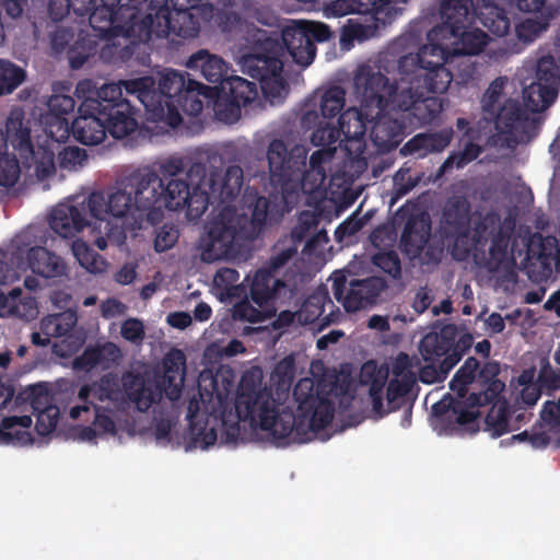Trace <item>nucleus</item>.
I'll return each mask as SVG.
<instances>
[{"instance_id": "nucleus-1", "label": "nucleus", "mask_w": 560, "mask_h": 560, "mask_svg": "<svg viewBox=\"0 0 560 560\" xmlns=\"http://www.w3.org/2000/svg\"><path fill=\"white\" fill-rule=\"evenodd\" d=\"M340 393L337 376L317 383L304 377L293 388L296 415L289 409L280 411L271 390L262 385L261 371L247 370L241 377L234 404L237 420L229 424L223 417V434L226 442H236L241 433L240 422L248 421L250 427L268 431L278 445L306 443L330 424L335 413L331 397Z\"/></svg>"}, {"instance_id": "nucleus-2", "label": "nucleus", "mask_w": 560, "mask_h": 560, "mask_svg": "<svg viewBox=\"0 0 560 560\" xmlns=\"http://www.w3.org/2000/svg\"><path fill=\"white\" fill-rule=\"evenodd\" d=\"M223 7L235 0H217ZM203 0H102L90 15V22L101 35L124 34L141 42L153 37L188 39L198 36L200 24L192 9Z\"/></svg>"}, {"instance_id": "nucleus-3", "label": "nucleus", "mask_w": 560, "mask_h": 560, "mask_svg": "<svg viewBox=\"0 0 560 560\" xmlns=\"http://www.w3.org/2000/svg\"><path fill=\"white\" fill-rule=\"evenodd\" d=\"M298 183H273L280 186V195H248L247 212L238 213L235 208L224 206L208 224L201 259L213 262L234 257L238 253L241 242L255 240L267 223L279 222L299 202Z\"/></svg>"}, {"instance_id": "nucleus-4", "label": "nucleus", "mask_w": 560, "mask_h": 560, "mask_svg": "<svg viewBox=\"0 0 560 560\" xmlns=\"http://www.w3.org/2000/svg\"><path fill=\"white\" fill-rule=\"evenodd\" d=\"M397 71L402 84L394 98V108L418 124H431L443 110L441 98L431 94L447 91L453 74L441 62L424 60L423 55L406 54L397 59Z\"/></svg>"}, {"instance_id": "nucleus-5", "label": "nucleus", "mask_w": 560, "mask_h": 560, "mask_svg": "<svg viewBox=\"0 0 560 560\" xmlns=\"http://www.w3.org/2000/svg\"><path fill=\"white\" fill-rule=\"evenodd\" d=\"M499 373L500 365L495 361L480 366L475 357L467 358L450 382V389L457 398L450 396L438 401L432 407L433 413L460 427L474 424L480 416L477 407L495 402L505 388L497 378Z\"/></svg>"}, {"instance_id": "nucleus-6", "label": "nucleus", "mask_w": 560, "mask_h": 560, "mask_svg": "<svg viewBox=\"0 0 560 560\" xmlns=\"http://www.w3.org/2000/svg\"><path fill=\"white\" fill-rule=\"evenodd\" d=\"M440 16L441 24L428 32L429 44L424 45L417 55H423L424 60L436 57L434 62H441L444 66L446 55L450 54L445 40L453 45V55L474 56L483 50L488 43V35L479 28H471L475 22L472 0H442Z\"/></svg>"}, {"instance_id": "nucleus-7", "label": "nucleus", "mask_w": 560, "mask_h": 560, "mask_svg": "<svg viewBox=\"0 0 560 560\" xmlns=\"http://www.w3.org/2000/svg\"><path fill=\"white\" fill-rule=\"evenodd\" d=\"M160 399V388L147 383L140 373L127 371L119 377L118 374L108 372L79 388L80 405L73 406L69 415L77 420L82 412H89L91 406H98L96 401H110L116 406L131 402L137 410L145 412Z\"/></svg>"}, {"instance_id": "nucleus-8", "label": "nucleus", "mask_w": 560, "mask_h": 560, "mask_svg": "<svg viewBox=\"0 0 560 560\" xmlns=\"http://www.w3.org/2000/svg\"><path fill=\"white\" fill-rule=\"evenodd\" d=\"M245 45L238 48V63L243 72L260 83L261 92L270 104L283 102L289 86L282 77L283 47L268 32L254 27L248 30Z\"/></svg>"}, {"instance_id": "nucleus-9", "label": "nucleus", "mask_w": 560, "mask_h": 560, "mask_svg": "<svg viewBox=\"0 0 560 560\" xmlns=\"http://www.w3.org/2000/svg\"><path fill=\"white\" fill-rule=\"evenodd\" d=\"M188 79L184 72L171 69L161 75L158 88L154 78L150 75L125 80L122 84L126 94L136 96L143 105L148 120L165 122L176 128L182 124L183 118L174 102L187 88Z\"/></svg>"}, {"instance_id": "nucleus-10", "label": "nucleus", "mask_w": 560, "mask_h": 560, "mask_svg": "<svg viewBox=\"0 0 560 560\" xmlns=\"http://www.w3.org/2000/svg\"><path fill=\"white\" fill-rule=\"evenodd\" d=\"M515 220L511 217L501 221L495 211H489L474 223L471 234L479 244L475 264L489 272H498L508 258V247L514 233Z\"/></svg>"}, {"instance_id": "nucleus-11", "label": "nucleus", "mask_w": 560, "mask_h": 560, "mask_svg": "<svg viewBox=\"0 0 560 560\" xmlns=\"http://www.w3.org/2000/svg\"><path fill=\"white\" fill-rule=\"evenodd\" d=\"M7 140L19 152L26 167H34L36 176L45 179L56 171L55 152L48 144L33 145L31 139V121L25 119L21 107L10 110L7 118Z\"/></svg>"}, {"instance_id": "nucleus-12", "label": "nucleus", "mask_w": 560, "mask_h": 560, "mask_svg": "<svg viewBox=\"0 0 560 560\" xmlns=\"http://www.w3.org/2000/svg\"><path fill=\"white\" fill-rule=\"evenodd\" d=\"M122 82L104 84L101 92L103 102L90 101L84 105V108L89 106L98 108V114L106 122L107 132L115 139L126 138L139 128L140 109L122 96Z\"/></svg>"}, {"instance_id": "nucleus-13", "label": "nucleus", "mask_w": 560, "mask_h": 560, "mask_svg": "<svg viewBox=\"0 0 560 560\" xmlns=\"http://www.w3.org/2000/svg\"><path fill=\"white\" fill-rule=\"evenodd\" d=\"M126 187L133 196L137 219L150 224L163 218V179L150 167L138 168L126 178Z\"/></svg>"}, {"instance_id": "nucleus-14", "label": "nucleus", "mask_w": 560, "mask_h": 560, "mask_svg": "<svg viewBox=\"0 0 560 560\" xmlns=\"http://www.w3.org/2000/svg\"><path fill=\"white\" fill-rule=\"evenodd\" d=\"M355 94L361 100L364 110L377 114L394 108L395 95L399 92L396 82H392L381 71L380 66L360 65L353 77Z\"/></svg>"}, {"instance_id": "nucleus-15", "label": "nucleus", "mask_w": 560, "mask_h": 560, "mask_svg": "<svg viewBox=\"0 0 560 560\" xmlns=\"http://www.w3.org/2000/svg\"><path fill=\"white\" fill-rule=\"evenodd\" d=\"M431 219L422 212L411 214L401 231L399 249L410 260L421 266L438 265L443 255V246L430 242Z\"/></svg>"}, {"instance_id": "nucleus-16", "label": "nucleus", "mask_w": 560, "mask_h": 560, "mask_svg": "<svg viewBox=\"0 0 560 560\" xmlns=\"http://www.w3.org/2000/svg\"><path fill=\"white\" fill-rule=\"evenodd\" d=\"M335 299L342 304L347 312H357L376 303L380 294L387 288L381 277L354 279L349 282L346 272L337 270L330 276Z\"/></svg>"}, {"instance_id": "nucleus-17", "label": "nucleus", "mask_w": 560, "mask_h": 560, "mask_svg": "<svg viewBox=\"0 0 560 560\" xmlns=\"http://www.w3.org/2000/svg\"><path fill=\"white\" fill-rule=\"evenodd\" d=\"M307 149L302 144L289 145L273 139L267 150L270 179L272 183L300 182L307 173Z\"/></svg>"}, {"instance_id": "nucleus-18", "label": "nucleus", "mask_w": 560, "mask_h": 560, "mask_svg": "<svg viewBox=\"0 0 560 560\" xmlns=\"http://www.w3.org/2000/svg\"><path fill=\"white\" fill-rule=\"evenodd\" d=\"M90 209V217L94 220L104 221L108 217L124 219L125 229H141L144 221L137 219L136 206H133V196L129 194L124 182V188L105 196L102 191H93L86 198Z\"/></svg>"}, {"instance_id": "nucleus-19", "label": "nucleus", "mask_w": 560, "mask_h": 560, "mask_svg": "<svg viewBox=\"0 0 560 560\" xmlns=\"http://www.w3.org/2000/svg\"><path fill=\"white\" fill-rule=\"evenodd\" d=\"M474 338L469 332H459L455 324L433 327L420 341L419 351L425 362H440L441 358L460 352V359L471 348Z\"/></svg>"}, {"instance_id": "nucleus-20", "label": "nucleus", "mask_w": 560, "mask_h": 560, "mask_svg": "<svg viewBox=\"0 0 560 560\" xmlns=\"http://www.w3.org/2000/svg\"><path fill=\"white\" fill-rule=\"evenodd\" d=\"M15 248L14 257L18 268L22 271L31 269L34 273L46 279L60 278L67 272V265L61 257L43 246H31L27 233L16 235L12 241Z\"/></svg>"}, {"instance_id": "nucleus-21", "label": "nucleus", "mask_w": 560, "mask_h": 560, "mask_svg": "<svg viewBox=\"0 0 560 560\" xmlns=\"http://www.w3.org/2000/svg\"><path fill=\"white\" fill-rule=\"evenodd\" d=\"M86 197L75 196L52 209L48 223L57 235L62 238H72L92 224L93 218L90 217Z\"/></svg>"}, {"instance_id": "nucleus-22", "label": "nucleus", "mask_w": 560, "mask_h": 560, "mask_svg": "<svg viewBox=\"0 0 560 560\" xmlns=\"http://www.w3.org/2000/svg\"><path fill=\"white\" fill-rule=\"evenodd\" d=\"M406 117L398 109L389 107L377 114L373 112L370 139L378 151L396 149L406 135Z\"/></svg>"}, {"instance_id": "nucleus-23", "label": "nucleus", "mask_w": 560, "mask_h": 560, "mask_svg": "<svg viewBox=\"0 0 560 560\" xmlns=\"http://www.w3.org/2000/svg\"><path fill=\"white\" fill-rule=\"evenodd\" d=\"M339 310L335 307L326 285L320 284L310 294L296 312L298 320L302 325H313V329L323 330L339 317Z\"/></svg>"}, {"instance_id": "nucleus-24", "label": "nucleus", "mask_w": 560, "mask_h": 560, "mask_svg": "<svg viewBox=\"0 0 560 560\" xmlns=\"http://www.w3.org/2000/svg\"><path fill=\"white\" fill-rule=\"evenodd\" d=\"M268 36L277 38L283 47V51L285 50L296 65L305 68L313 62L316 55V46L310 39L303 22L283 28L281 37L278 35L271 36L269 33Z\"/></svg>"}, {"instance_id": "nucleus-25", "label": "nucleus", "mask_w": 560, "mask_h": 560, "mask_svg": "<svg viewBox=\"0 0 560 560\" xmlns=\"http://www.w3.org/2000/svg\"><path fill=\"white\" fill-rule=\"evenodd\" d=\"M164 374L162 384H154L165 396L172 400H177L183 390L186 375V355L179 349L170 350L163 359ZM151 384V382H149ZM153 385V383H152Z\"/></svg>"}, {"instance_id": "nucleus-26", "label": "nucleus", "mask_w": 560, "mask_h": 560, "mask_svg": "<svg viewBox=\"0 0 560 560\" xmlns=\"http://www.w3.org/2000/svg\"><path fill=\"white\" fill-rule=\"evenodd\" d=\"M453 137L454 131L452 128L417 133L401 147L400 153L404 156L416 155L417 158L440 153L450 145Z\"/></svg>"}, {"instance_id": "nucleus-27", "label": "nucleus", "mask_w": 560, "mask_h": 560, "mask_svg": "<svg viewBox=\"0 0 560 560\" xmlns=\"http://www.w3.org/2000/svg\"><path fill=\"white\" fill-rule=\"evenodd\" d=\"M373 112L364 110L363 105L358 109L350 107L342 112L338 117V130L340 137V144L342 142L355 141L359 143L357 150L364 147V136L366 132V122L372 121Z\"/></svg>"}, {"instance_id": "nucleus-28", "label": "nucleus", "mask_w": 560, "mask_h": 560, "mask_svg": "<svg viewBox=\"0 0 560 560\" xmlns=\"http://www.w3.org/2000/svg\"><path fill=\"white\" fill-rule=\"evenodd\" d=\"M532 93L547 96L545 104L553 103L560 90V68L551 56L541 57L537 62L536 80L530 83Z\"/></svg>"}, {"instance_id": "nucleus-29", "label": "nucleus", "mask_w": 560, "mask_h": 560, "mask_svg": "<svg viewBox=\"0 0 560 560\" xmlns=\"http://www.w3.org/2000/svg\"><path fill=\"white\" fill-rule=\"evenodd\" d=\"M73 137L84 145H96L106 138L107 129L98 110L79 113L71 124Z\"/></svg>"}, {"instance_id": "nucleus-30", "label": "nucleus", "mask_w": 560, "mask_h": 560, "mask_svg": "<svg viewBox=\"0 0 560 560\" xmlns=\"http://www.w3.org/2000/svg\"><path fill=\"white\" fill-rule=\"evenodd\" d=\"M188 69L199 71L211 83L225 82L229 67L222 57L210 54L207 49H200L192 54L186 62Z\"/></svg>"}, {"instance_id": "nucleus-31", "label": "nucleus", "mask_w": 560, "mask_h": 560, "mask_svg": "<svg viewBox=\"0 0 560 560\" xmlns=\"http://www.w3.org/2000/svg\"><path fill=\"white\" fill-rule=\"evenodd\" d=\"M283 289L285 283L282 279L270 275L268 270L258 269L250 284L249 295L259 307H268L280 296Z\"/></svg>"}, {"instance_id": "nucleus-32", "label": "nucleus", "mask_w": 560, "mask_h": 560, "mask_svg": "<svg viewBox=\"0 0 560 560\" xmlns=\"http://www.w3.org/2000/svg\"><path fill=\"white\" fill-rule=\"evenodd\" d=\"M23 395L25 396L24 399L31 401L33 409L38 410L35 423L36 432L42 436L54 432L59 419V409L55 405H48L39 409L38 405L42 404V399L47 400V396L43 394V387L32 385L24 390Z\"/></svg>"}, {"instance_id": "nucleus-33", "label": "nucleus", "mask_w": 560, "mask_h": 560, "mask_svg": "<svg viewBox=\"0 0 560 560\" xmlns=\"http://www.w3.org/2000/svg\"><path fill=\"white\" fill-rule=\"evenodd\" d=\"M530 114L517 100L510 98L500 108L495 126L509 135L523 133L530 124Z\"/></svg>"}, {"instance_id": "nucleus-34", "label": "nucleus", "mask_w": 560, "mask_h": 560, "mask_svg": "<svg viewBox=\"0 0 560 560\" xmlns=\"http://www.w3.org/2000/svg\"><path fill=\"white\" fill-rule=\"evenodd\" d=\"M470 203L465 197L450 199L444 207L442 215V233H459L468 231L470 225Z\"/></svg>"}, {"instance_id": "nucleus-35", "label": "nucleus", "mask_w": 560, "mask_h": 560, "mask_svg": "<svg viewBox=\"0 0 560 560\" xmlns=\"http://www.w3.org/2000/svg\"><path fill=\"white\" fill-rule=\"evenodd\" d=\"M481 1V4L474 5L475 20H479L482 26L495 36L506 35L511 27V20L505 9L489 0Z\"/></svg>"}, {"instance_id": "nucleus-36", "label": "nucleus", "mask_w": 560, "mask_h": 560, "mask_svg": "<svg viewBox=\"0 0 560 560\" xmlns=\"http://www.w3.org/2000/svg\"><path fill=\"white\" fill-rule=\"evenodd\" d=\"M527 257L536 260L547 272H551V266L560 262V247L556 237H542L535 234L527 245Z\"/></svg>"}, {"instance_id": "nucleus-37", "label": "nucleus", "mask_w": 560, "mask_h": 560, "mask_svg": "<svg viewBox=\"0 0 560 560\" xmlns=\"http://www.w3.org/2000/svg\"><path fill=\"white\" fill-rule=\"evenodd\" d=\"M529 13H538L536 18H528L516 24L515 33L520 40L524 43L534 42L542 32L547 31L552 19L558 13L555 4L544 5L541 9L528 11Z\"/></svg>"}, {"instance_id": "nucleus-38", "label": "nucleus", "mask_w": 560, "mask_h": 560, "mask_svg": "<svg viewBox=\"0 0 560 560\" xmlns=\"http://www.w3.org/2000/svg\"><path fill=\"white\" fill-rule=\"evenodd\" d=\"M215 92V89L207 86L196 80L188 79V85L182 93L175 98V107L177 112L188 116H198L203 108V103L200 96L209 98L211 93Z\"/></svg>"}, {"instance_id": "nucleus-39", "label": "nucleus", "mask_w": 560, "mask_h": 560, "mask_svg": "<svg viewBox=\"0 0 560 560\" xmlns=\"http://www.w3.org/2000/svg\"><path fill=\"white\" fill-rule=\"evenodd\" d=\"M47 8L54 22H62L72 12L80 19L79 24L84 23L86 16L90 19L95 10L94 0H48Z\"/></svg>"}, {"instance_id": "nucleus-40", "label": "nucleus", "mask_w": 560, "mask_h": 560, "mask_svg": "<svg viewBox=\"0 0 560 560\" xmlns=\"http://www.w3.org/2000/svg\"><path fill=\"white\" fill-rule=\"evenodd\" d=\"M94 411V420L91 425L81 427L79 436L83 441L93 442L105 435H116L117 425L114 421L113 410L102 406H91Z\"/></svg>"}, {"instance_id": "nucleus-41", "label": "nucleus", "mask_w": 560, "mask_h": 560, "mask_svg": "<svg viewBox=\"0 0 560 560\" xmlns=\"http://www.w3.org/2000/svg\"><path fill=\"white\" fill-rule=\"evenodd\" d=\"M32 425L31 416H11L0 423V444L23 445L32 441L26 431Z\"/></svg>"}, {"instance_id": "nucleus-42", "label": "nucleus", "mask_w": 560, "mask_h": 560, "mask_svg": "<svg viewBox=\"0 0 560 560\" xmlns=\"http://www.w3.org/2000/svg\"><path fill=\"white\" fill-rule=\"evenodd\" d=\"M212 160H219L221 162V156L214 152L207 151L206 158L200 155L199 161L194 162L189 158V164L186 168V177L188 178L186 182L189 184V187H208L211 194L217 191V173L211 171L209 177L207 175L206 163H210Z\"/></svg>"}, {"instance_id": "nucleus-43", "label": "nucleus", "mask_w": 560, "mask_h": 560, "mask_svg": "<svg viewBox=\"0 0 560 560\" xmlns=\"http://www.w3.org/2000/svg\"><path fill=\"white\" fill-rule=\"evenodd\" d=\"M36 310V301L31 296H23L20 288L12 289L8 294L0 291V316H26Z\"/></svg>"}, {"instance_id": "nucleus-44", "label": "nucleus", "mask_w": 560, "mask_h": 560, "mask_svg": "<svg viewBox=\"0 0 560 560\" xmlns=\"http://www.w3.org/2000/svg\"><path fill=\"white\" fill-rule=\"evenodd\" d=\"M222 92L231 98L238 102L242 106H247L258 97V89L255 82L248 81L238 75H231L224 83L219 85Z\"/></svg>"}, {"instance_id": "nucleus-45", "label": "nucleus", "mask_w": 560, "mask_h": 560, "mask_svg": "<svg viewBox=\"0 0 560 560\" xmlns=\"http://www.w3.org/2000/svg\"><path fill=\"white\" fill-rule=\"evenodd\" d=\"M480 138L465 139L463 142V149L453 151L446 158V160L440 166L439 173L444 174L451 171L453 167L463 168L482 153V147L478 143Z\"/></svg>"}, {"instance_id": "nucleus-46", "label": "nucleus", "mask_w": 560, "mask_h": 560, "mask_svg": "<svg viewBox=\"0 0 560 560\" xmlns=\"http://www.w3.org/2000/svg\"><path fill=\"white\" fill-rule=\"evenodd\" d=\"M93 37V35H90L84 30L78 33V37L67 50V57L71 69H80L90 57L95 55L97 42Z\"/></svg>"}, {"instance_id": "nucleus-47", "label": "nucleus", "mask_w": 560, "mask_h": 560, "mask_svg": "<svg viewBox=\"0 0 560 560\" xmlns=\"http://www.w3.org/2000/svg\"><path fill=\"white\" fill-rule=\"evenodd\" d=\"M217 195L220 202L225 203L234 200L241 192L243 186V170L238 165H231L226 168L224 176L217 175Z\"/></svg>"}, {"instance_id": "nucleus-48", "label": "nucleus", "mask_w": 560, "mask_h": 560, "mask_svg": "<svg viewBox=\"0 0 560 560\" xmlns=\"http://www.w3.org/2000/svg\"><path fill=\"white\" fill-rule=\"evenodd\" d=\"M77 322V313L71 310L50 314L40 320V331L46 336L63 337L72 331Z\"/></svg>"}, {"instance_id": "nucleus-49", "label": "nucleus", "mask_w": 560, "mask_h": 560, "mask_svg": "<svg viewBox=\"0 0 560 560\" xmlns=\"http://www.w3.org/2000/svg\"><path fill=\"white\" fill-rule=\"evenodd\" d=\"M211 89H215V92H212L209 97V100H213L215 118L226 124L236 122L241 117L243 106L223 93L219 85L211 86Z\"/></svg>"}, {"instance_id": "nucleus-50", "label": "nucleus", "mask_w": 560, "mask_h": 560, "mask_svg": "<svg viewBox=\"0 0 560 560\" xmlns=\"http://www.w3.org/2000/svg\"><path fill=\"white\" fill-rule=\"evenodd\" d=\"M417 378L409 375L405 378H392L387 384L386 399L387 408L386 415L399 410L407 404L408 395L416 385Z\"/></svg>"}, {"instance_id": "nucleus-51", "label": "nucleus", "mask_w": 560, "mask_h": 560, "mask_svg": "<svg viewBox=\"0 0 560 560\" xmlns=\"http://www.w3.org/2000/svg\"><path fill=\"white\" fill-rule=\"evenodd\" d=\"M71 250L81 267L91 273H100L106 269L107 261L84 241L77 238L71 244Z\"/></svg>"}, {"instance_id": "nucleus-52", "label": "nucleus", "mask_w": 560, "mask_h": 560, "mask_svg": "<svg viewBox=\"0 0 560 560\" xmlns=\"http://www.w3.org/2000/svg\"><path fill=\"white\" fill-rule=\"evenodd\" d=\"M460 361V352L444 358L439 365L429 362L419 370V381L423 384H434L446 378L450 371Z\"/></svg>"}, {"instance_id": "nucleus-53", "label": "nucleus", "mask_w": 560, "mask_h": 560, "mask_svg": "<svg viewBox=\"0 0 560 560\" xmlns=\"http://www.w3.org/2000/svg\"><path fill=\"white\" fill-rule=\"evenodd\" d=\"M485 430L490 432L493 438H499L517 427L510 425L509 408L506 404L493 405L485 418Z\"/></svg>"}, {"instance_id": "nucleus-54", "label": "nucleus", "mask_w": 560, "mask_h": 560, "mask_svg": "<svg viewBox=\"0 0 560 560\" xmlns=\"http://www.w3.org/2000/svg\"><path fill=\"white\" fill-rule=\"evenodd\" d=\"M189 184L184 179L163 180L162 188V206L163 209L179 210L185 206V195L187 194Z\"/></svg>"}, {"instance_id": "nucleus-55", "label": "nucleus", "mask_w": 560, "mask_h": 560, "mask_svg": "<svg viewBox=\"0 0 560 560\" xmlns=\"http://www.w3.org/2000/svg\"><path fill=\"white\" fill-rule=\"evenodd\" d=\"M71 92V85L65 83H58L54 85V94L47 102L48 109L51 115L57 118H61L73 112L75 107L74 98L69 94Z\"/></svg>"}, {"instance_id": "nucleus-56", "label": "nucleus", "mask_w": 560, "mask_h": 560, "mask_svg": "<svg viewBox=\"0 0 560 560\" xmlns=\"http://www.w3.org/2000/svg\"><path fill=\"white\" fill-rule=\"evenodd\" d=\"M208 187H189L185 195L186 215L190 221L198 220L208 209L210 202V190Z\"/></svg>"}, {"instance_id": "nucleus-57", "label": "nucleus", "mask_w": 560, "mask_h": 560, "mask_svg": "<svg viewBox=\"0 0 560 560\" xmlns=\"http://www.w3.org/2000/svg\"><path fill=\"white\" fill-rule=\"evenodd\" d=\"M25 71L15 63L0 59V96L12 93L25 80Z\"/></svg>"}, {"instance_id": "nucleus-58", "label": "nucleus", "mask_w": 560, "mask_h": 560, "mask_svg": "<svg viewBox=\"0 0 560 560\" xmlns=\"http://www.w3.org/2000/svg\"><path fill=\"white\" fill-rule=\"evenodd\" d=\"M346 103V91L339 86L334 85L327 89L320 98V113L323 118L331 119L337 115L340 116Z\"/></svg>"}, {"instance_id": "nucleus-59", "label": "nucleus", "mask_w": 560, "mask_h": 560, "mask_svg": "<svg viewBox=\"0 0 560 560\" xmlns=\"http://www.w3.org/2000/svg\"><path fill=\"white\" fill-rule=\"evenodd\" d=\"M444 237L454 240L453 255L458 260H465L469 256H472L475 260V254H478L480 250L479 244L475 242V237L471 234L470 228L468 231L445 234Z\"/></svg>"}, {"instance_id": "nucleus-60", "label": "nucleus", "mask_w": 560, "mask_h": 560, "mask_svg": "<svg viewBox=\"0 0 560 560\" xmlns=\"http://www.w3.org/2000/svg\"><path fill=\"white\" fill-rule=\"evenodd\" d=\"M102 90L103 86L97 88L96 83L92 79L80 80L74 90L75 96L82 101L78 108V113L97 110L98 108H95L96 106H89L84 108V105H86L90 101L103 102L101 100V97H103V95H101Z\"/></svg>"}, {"instance_id": "nucleus-61", "label": "nucleus", "mask_w": 560, "mask_h": 560, "mask_svg": "<svg viewBox=\"0 0 560 560\" xmlns=\"http://www.w3.org/2000/svg\"><path fill=\"white\" fill-rule=\"evenodd\" d=\"M80 31H82L80 25L69 27L63 24L58 25L50 37L52 50L57 54H67V50L75 40Z\"/></svg>"}, {"instance_id": "nucleus-62", "label": "nucleus", "mask_w": 560, "mask_h": 560, "mask_svg": "<svg viewBox=\"0 0 560 560\" xmlns=\"http://www.w3.org/2000/svg\"><path fill=\"white\" fill-rule=\"evenodd\" d=\"M341 137L338 127L332 126L330 122L319 124L311 136V142L315 147L337 148L336 143L340 142Z\"/></svg>"}, {"instance_id": "nucleus-63", "label": "nucleus", "mask_w": 560, "mask_h": 560, "mask_svg": "<svg viewBox=\"0 0 560 560\" xmlns=\"http://www.w3.org/2000/svg\"><path fill=\"white\" fill-rule=\"evenodd\" d=\"M373 264L394 280L401 279V262L395 250L382 252L374 255Z\"/></svg>"}, {"instance_id": "nucleus-64", "label": "nucleus", "mask_w": 560, "mask_h": 560, "mask_svg": "<svg viewBox=\"0 0 560 560\" xmlns=\"http://www.w3.org/2000/svg\"><path fill=\"white\" fill-rule=\"evenodd\" d=\"M322 221V214L314 211H302L298 219V224L292 230L293 238L304 240L312 232L317 231Z\"/></svg>"}]
</instances>
